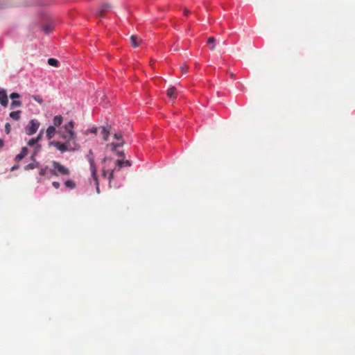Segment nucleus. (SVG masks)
Wrapping results in <instances>:
<instances>
[{"mask_svg": "<svg viewBox=\"0 0 355 355\" xmlns=\"http://www.w3.org/2000/svg\"><path fill=\"white\" fill-rule=\"evenodd\" d=\"M123 135L121 132H118L114 134V138L117 140V142H112L106 145L107 149H110L112 151L116 152L119 156L123 157L124 153L123 151H116V148L122 146L124 144V141L122 139Z\"/></svg>", "mask_w": 355, "mask_h": 355, "instance_id": "nucleus-1", "label": "nucleus"}, {"mask_svg": "<svg viewBox=\"0 0 355 355\" xmlns=\"http://www.w3.org/2000/svg\"><path fill=\"white\" fill-rule=\"evenodd\" d=\"M63 139L65 140L64 143L67 145V147L71 148L69 149V151L73 152L80 148V145L76 141V134L71 133V135L63 136Z\"/></svg>", "mask_w": 355, "mask_h": 355, "instance_id": "nucleus-2", "label": "nucleus"}, {"mask_svg": "<svg viewBox=\"0 0 355 355\" xmlns=\"http://www.w3.org/2000/svg\"><path fill=\"white\" fill-rule=\"evenodd\" d=\"M87 158L89 163L92 176L94 178V180L96 181V184H98V183L97 171H96V167L95 161H94V153H93L92 150H89L88 154L87 155Z\"/></svg>", "mask_w": 355, "mask_h": 355, "instance_id": "nucleus-3", "label": "nucleus"}, {"mask_svg": "<svg viewBox=\"0 0 355 355\" xmlns=\"http://www.w3.org/2000/svg\"><path fill=\"white\" fill-rule=\"evenodd\" d=\"M52 164H53V166L54 169L51 170V173L53 175H55V176L58 175V173L55 170H57L58 172L59 173L62 174V175H67L69 174V168L65 167L64 166L62 165L59 162H58L56 161H53Z\"/></svg>", "mask_w": 355, "mask_h": 355, "instance_id": "nucleus-4", "label": "nucleus"}, {"mask_svg": "<svg viewBox=\"0 0 355 355\" xmlns=\"http://www.w3.org/2000/svg\"><path fill=\"white\" fill-rule=\"evenodd\" d=\"M39 127L40 123L37 121L33 119L29 122L28 125L26 126V132L28 135H33L37 132Z\"/></svg>", "mask_w": 355, "mask_h": 355, "instance_id": "nucleus-5", "label": "nucleus"}, {"mask_svg": "<svg viewBox=\"0 0 355 355\" xmlns=\"http://www.w3.org/2000/svg\"><path fill=\"white\" fill-rule=\"evenodd\" d=\"M50 145L54 146L61 153L69 151V149H71L70 148L67 147V145L65 143H61L60 141H51Z\"/></svg>", "mask_w": 355, "mask_h": 355, "instance_id": "nucleus-6", "label": "nucleus"}, {"mask_svg": "<svg viewBox=\"0 0 355 355\" xmlns=\"http://www.w3.org/2000/svg\"><path fill=\"white\" fill-rule=\"evenodd\" d=\"M101 135L103 137V139L105 141H107L108 139L109 135H110L112 132V128L110 125L107 126H102L101 128Z\"/></svg>", "mask_w": 355, "mask_h": 355, "instance_id": "nucleus-7", "label": "nucleus"}, {"mask_svg": "<svg viewBox=\"0 0 355 355\" xmlns=\"http://www.w3.org/2000/svg\"><path fill=\"white\" fill-rule=\"evenodd\" d=\"M0 103L3 107H6L8 105V100L5 90L0 92Z\"/></svg>", "mask_w": 355, "mask_h": 355, "instance_id": "nucleus-8", "label": "nucleus"}, {"mask_svg": "<svg viewBox=\"0 0 355 355\" xmlns=\"http://www.w3.org/2000/svg\"><path fill=\"white\" fill-rule=\"evenodd\" d=\"M74 123L73 121H70L68 123L65 124L64 128L65 131L68 133V135H71V133L76 134L73 130Z\"/></svg>", "mask_w": 355, "mask_h": 355, "instance_id": "nucleus-9", "label": "nucleus"}, {"mask_svg": "<svg viewBox=\"0 0 355 355\" xmlns=\"http://www.w3.org/2000/svg\"><path fill=\"white\" fill-rule=\"evenodd\" d=\"M130 42L132 45L136 48L138 47L141 42V40L137 35H132L130 37Z\"/></svg>", "mask_w": 355, "mask_h": 355, "instance_id": "nucleus-10", "label": "nucleus"}, {"mask_svg": "<svg viewBox=\"0 0 355 355\" xmlns=\"http://www.w3.org/2000/svg\"><path fill=\"white\" fill-rule=\"evenodd\" d=\"M28 153V148L26 147H23L21 152L16 155L15 160L20 161Z\"/></svg>", "mask_w": 355, "mask_h": 355, "instance_id": "nucleus-11", "label": "nucleus"}, {"mask_svg": "<svg viewBox=\"0 0 355 355\" xmlns=\"http://www.w3.org/2000/svg\"><path fill=\"white\" fill-rule=\"evenodd\" d=\"M55 133V126L50 125L46 130V137L49 139H52Z\"/></svg>", "mask_w": 355, "mask_h": 355, "instance_id": "nucleus-12", "label": "nucleus"}, {"mask_svg": "<svg viewBox=\"0 0 355 355\" xmlns=\"http://www.w3.org/2000/svg\"><path fill=\"white\" fill-rule=\"evenodd\" d=\"M62 121H63V118L61 115L55 116L53 120V126H55V128L59 127L62 124Z\"/></svg>", "mask_w": 355, "mask_h": 355, "instance_id": "nucleus-13", "label": "nucleus"}, {"mask_svg": "<svg viewBox=\"0 0 355 355\" xmlns=\"http://www.w3.org/2000/svg\"><path fill=\"white\" fill-rule=\"evenodd\" d=\"M116 166L120 168L123 166H131V163L128 160H120L117 159L116 161Z\"/></svg>", "mask_w": 355, "mask_h": 355, "instance_id": "nucleus-14", "label": "nucleus"}, {"mask_svg": "<svg viewBox=\"0 0 355 355\" xmlns=\"http://www.w3.org/2000/svg\"><path fill=\"white\" fill-rule=\"evenodd\" d=\"M166 94L171 98H175L177 97L176 89L174 87H170L167 90Z\"/></svg>", "mask_w": 355, "mask_h": 355, "instance_id": "nucleus-15", "label": "nucleus"}, {"mask_svg": "<svg viewBox=\"0 0 355 355\" xmlns=\"http://www.w3.org/2000/svg\"><path fill=\"white\" fill-rule=\"evenodd\" d=\"M110 8L107 4L103 5L97 12V15L100 17H103L105 12Z\"/></svg>", "mask_w": 355, "mask_h": 355, "instance_id": "nucleus-16", "label": "nucleus"}, {"mask_svg": "<svg viewBox=\"0 0 355 355\" xmlns=\"http://www.w3.org/2000/svg\"><path fill=\"white\" fill-rule=\"evenodd\" d=\"M20 114H21V111L20 110H17V111H15V112H12L10 113V116L16 120V121H18L20 119Z\"/></svg>", "mask_w": 355, "mask_h": 355, "instance_id": "nucleus-17", "label": "nucleus"}, {"mask_svg": "<svg viewBox=\"0 0 355 355\" xmlns=\"http://www.w3.org/2000/svg\"><path fill=\"white\" fill-rule=\"evenodd\" d=\"M21 105L22 103L21 101L12 100V101L10 103V109H15L16 107H21Z\"/></svg>", "mask_w": 355, "mask_h": 355, "instance_id": "nucleus-18", "label": "nucleus"}, {"mask_svg": "<svg viewBox=\"0 0 355 355\" xmlns=\"http://www.w3.org/2000/svg\"><path fill=\"white\" fill-rule=\"evenodd\" d=\"M40 166V164L37 162H35L34 163L28 164L25 166V170H31L34 169L35 168H38Z\"/></svg>", "mask_w": 355, "mask_h": 355, "instance_id": "nucleus-19", "label": "nucleus"}, {"mask_svg": "<svg viewBox=\"0 0 355 355\" xmlns=\"http://www.w3.org/2000/svg\"><path fill=\"white\" fill-rule=\"evenodd\" d=\"M64 185L68 187V188H70L71 189H74L76 187V184L75 182L71 180H67L65 182H64Z\"/></svg>", "mask_w": 355, "mask_h": 355, "instance_id": "nucleus-20", "label": "nucleus"}, {"mask_svg": "<svg viewBox=\"0 0 355 355\" xmlns=\"http://www.w3.org/2000/svg\"><path fill=\"white\" fill-rule=\"evenodd\" d=\"M58 60L55 58H49L48 60V64L51 66L58 67Z\"/></svg>", "mask_w": 355, "mask_h": 355, "instance_id": "nucleus-21", "label": "nucleus"}, {"mask_svg": "<svg viewBox=\"0 0 355 355\" xmlns=\"http://www.w3.org/2000/svg\"><path fill=\"white\" fill-rule=\"evenodd\" d=\"M32 98L36 101L38 103H40V105L43 103V99L42 98L41 96H38V95H33L32 96Z\"/></svg>", "mask_w": 355, "mask_h": 355, "instance_id": "nucleus-22", "label": "nucleus"}, {"mask_svg": "<svg viewBox=\"0 0 355 355\" xmlns=\"http://www.w3.org/2000/svg\"><path fill=\"white\" fill-rule=\"evenodd\" d=\"M37 139L33 138L28 141V145L30 146H34L37 143Z\"/></svg>", "mask_w": 355, "mask_h": 355, "instance_id": "nucleus-23", "label": "nucleus"}, {"mask_svg": "<svg viewBox=\"0 0 355 355\" xmlns=\"http://www.w3.org/2000/svg\"><path fill=\"white\" fill-rule=\"evenodd\" d=\"M53 27L51 25H46V26H44V31L46 33H50L53 30Z\"/></svg>", "mask_w": 355, "mask_h": 355, "instance_id": "nucleus-24", "label": "nucleus"}, {"mask_svg": "<svg viewBox=\"0 0 355 355\" xmlns=\"http://www.w3.org/2000/svg\"><path fill=\"white\" fill-rule=\"evenodd\" d=\"M19 97L20 95L16 92H13L10 95V98L12 100H15V98H19Z\"/></svg>", "mask_w": 355, "mask_h": 355, "instance_id": "nucleus-25", "label": "nucleus"}, {"mask_svg": "<svg viewBox=\"0 0 355 355\" xmlns=\"http://www.w3.org/2000/svg\"><path fill=\"white\" fill-rule=\"evenodd\" d=\"M5 132L7 135H8L10 132V125L8 123H6L5 125Z\"/></svg>", "mask_w": 355, "mask_h": 355, "instance_id": "nucleus-26", "label": "nucleus"}, {"mask_svg": "<svg viewBox=\"0 0 355 355\" xmlns=\"http://www.w3.org/2000/svg\"><path fill=\"white\" fill-rule=\"evenodd\" d=\"M188 69H189L188 65H183V66L180 67V70L182 73H187Z\"/></svg>", "mask_w": 355, "mask_h": 355, "instance_id": "nucleus-27", "label": "nucleus"}, {"mask_svg": "<svg viewBox=\"0 0 355 355\" xmlns=\"http://www.w3.org/2000/svg\"><path fill=\"white\" fill-rule=\"evenodd\" d=\"M46 170H47V167H45L44 168H42L40 172H39V174L42 176L44 175L46 173Z\"/></svg>", "mask_w": 355, "mask_h": 355, "instance_id": "nucleus-28", "label": "nucleus"}, {"mask_svg": "<svg viewBox=\"0 0 355 355\" xmlns=\"http://www.w3.org/2000/svg\"><path fill=\"white\" fill-rule=\"evenodd\" d=\"M216 41V39L214 37H210L207 40L208 44H214Z\"/></svg>", "mask_w": 355, "mask_h": 355, "instance_id": "nucleus-29", "label": "nucleus"}, {"mask_svg": "<svg viewBox=\"0 0 355 355\" xmlns=\"http://www.w3.org/2000/svg\"><path fill=\"white\" fill-rule=\"evenodd\" d=\"M43 132H44V130H42L40 132V133H39L38 136L35 138L36 139H37V141H39L41 139V138H42V135H43Z\"/></svg>", "mask_w": 355, "mask_h": 355, "instance_id": "nucleus-30", "label": "nucleus"}, {"mask_svg": "<svg viewBox=\"0 0 355 355\" xmlns=\"http://www.w3.org/2000/svg\"><path fill=\"white\" fill-rule=\"evenodd\" d=\"M52 185L54 188L58 189L60 186V183L58 182H53Z\"/></svg>", "mask_w": 355, "mask_h": 355, "instance_id": "nucleus-31", "label": "nucleus"}, {"mask_svg": "<svg viewBox=\"0 0 355 355\" xmlns=\"http://www.w3.org/2000/svg\"><path fill=\"white\" fill-rule=\"evenodd\" d=\"M89 132H92V133L96 134V132H97V129H96V128H93L90 129V130H89Z\"/></svg>", "mask_w": 355, "mask_h": 355, "instance_id": "nucleus-32", "label": "nucleus"}, {"mask_svg": "<svg viewBox=\"0 0 355 355\" xmlns=\"http://www.w3.org/2000/svg\"><path fill=\"white\" fill-rule=\"evenodd\" d=\"M113 173H114V170H111L110 172V179H112L113 178Z\"/></svg>", "mask_w": 355, "mask_h": 355, "instance_id": "nucleus-33", "label": "nucleus"}, {"mask_svg": "<svg viewBox=\"0 0 355 355\" xmlns=\"http://www.w3.org/2000/svg\"><path fill=\"white\" fill-rule=\"evenodd\" d=\"M18 168V165H15L12 167L11 171H13Z\"/></svg>", "mask_w": 355, "mask_h": 355, "instance_id": "nucleus-34", "label": "nucleus"}, {"mask_svg": "<svg viewBox=\"0 0 355 355\" xmlns=\"http://www.w3.org/2000/svg\"><path fill=\"white\" fill-rule=\"evenodd\" d=\"M3 146V141L0 139V148H1Z\"/></svg>", "mask_w": 355, "mask_h": 355, "instance_id": "nucleus-35", "label": "nucleus"}, {"mask_svg": "<svg viewBox=\"0 0 355 355\" xmlns=\"http://www.w3.org/2000/svg\"><path fill=\"white\" fill-rule=\"evenodd\" d=\"M110 159H111L110 157H106L103 158L102 162H105L106 161L110 160Z\"/></svg>", "mask_w": 355, "mask_h": 355, "instance_id": "nucleus-36", "label": "nucleus"}, {"mask_svg": "<svg viewBox=\"0 0 355 355\" xmlns=\"http://www.w3.org/2000/svg\"><path fill=\"white\" fill-rule=\"evenodd\" d=\"M189 12V10L185 8L184 10V15H188Z\"/></svg>", "mask_w": 355, "mask_h": 355, "instance_id": "nucleus-37", "label": "nucleus"}, {"mask_svg": "<svg viewBox=\"0 0 355 355\" xmlns=\"http://www.w3.org/2000/svg\"><path fill=\"white\" fill-rule=\"evenodd\" d=\"M210 50L213 51L214 49V45H212L211 46H210Z\"/></svg>", "mask_w": 355, "mask_h": 355, "instance_id": "nucleus-38", "label": "nucleus"}, {"mask_svg": "<svg viewBox=\"0 0 355 355\" xmlns=\"http://www.w3.org/2000/svg\"><path fill=\"white\" fill-rule=\"evenodd\" d=\"M35 153H35L32 155V157H31V159H34V157H35Z\"/></svg>", "mask_w": 355, "mask_h": 355, "instance_id": "nucleus-39", "label": "nucleus"}, {"mask_svg": "<svg viewBox=\"0 0 355 355\" xmlns=\"http://www.w3.org/2000/svg\"><path fill=\"white\" fill-rule=\"evenodd\" d=\"M103 175H105V171L104 168L103 169Z\"/></svg>", "mask_w": 355, "mask_h": 355, "instance_id": "nucleus-40", "label": "nucleus"}, {"mask_svg": "<svg viewBox=\"0 0 355 355\" xmlns=\"http://www.w3.org/2000/svg\"><path fill=\"white\" fill-rule=\"evenodd\" d=\"M96 191H97V192H99V188H98V186H97V188H96Z\"/></svg>", "mask_w": 355, "mask_h": 355, "instance_id": "nucleus-41", "label": "nucleus"}]
</instances>
